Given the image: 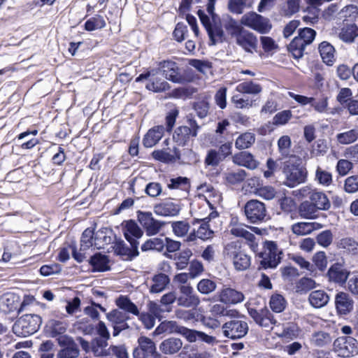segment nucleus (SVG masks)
<instances>
[{"instance_id": "obj_1", "label": "nucleus", "mask_w": 358, "mask_h": 358, "mask_svg": "<svg viewBox=\"0 0 358 358\" xmlns=\"http://www.w3.org/2000/svg\"><path fill=\"white\" fill-rule=\"evenodd\" d=\"M301 164V159L295 155H291L284 162L282 173L285 176L286 186L294 187L306 181L307 171Z\"/></svg>"}, {"instance_id": "obj_2", "label": "nucleus", "mask_w": 358, "mask_h": 358, "mask_svg": "<svg viewBox=\"0 0 358 358\" xmlns=\"http://www.w3.org/2000/svg\"><path fill=\"white\" fill-rule=\"evenodd\" d=\"M41 322L40 316L26 314L15 322L13 330L17 336L26 337L35 333L39 329Z\"/></svg>"}, {"instance_id": "obj_3", "label": "nucleus", "mask_w": 358, "mask_h": 358, "mask_svg": "<svg viewBox=\"0 0 358 358\" xmlns=\"http://www.w3.org/2000/svg\"><path fill=\"white\" fill-rule=\"evenodd\" d=\"M197 14L208 34L211 44L215 45L217 42H222L224 38V31L220 17H214L213 20H210V17L206 15L202 10H199Z\"/></svg>"}, {"instance_id": "obj_4", "label": "nucleus", "mask_w": 358, "mask_h": 358, "mask_svg": "<svg viewBox=\"0 0 358 358\" xmlns=\"http://www.w3.org/2000/svg\"><path fill=\"white\" fill-rule=\"evenodd\" d=\"M282 252L278 248L276 243L266 241L264 246V252H261L260 264L264 268H275L282 259Z\"/></svg>"}, {"instance_id": "obj_5", "label": "nucleus", "mask_w": 358, "mask_h": 358, "mask_svg": "<svg viewBox=\"0 0 358 358\" xmlns=\"http://www.w3.org/2000/svg\"><path fill=\"white\" fill-rule=\"evenodd\" d=\"M225 255L233 261L234 266L237 271L248 269L251 264L249 255L243 252L237 243L231 242L224 248Z\"/></svg>"}, {"instance_id": "obj_6", "label": "nucleus", "mask_w": 358, "mask_h": 358, "mask_svg": "<svg viewBox=\"0 0 358 358\" xmlns=\"http://www.w3.org/2000/svg\"><path fill=\"white\" fill-rule=\"evenodd\" d=\"M242 25L250 28L260 34H266L272 28L270 20L255 12L244 14L240 20Z\"/></svg>"}, {"instance_id": "obj_7", "label": "nucleus", "mask_w": 358, "mask_h": 358, "mask_svg": "<svg viewBox=\"0 0 358 358\" xmlns=\"http://www.w3.org/2000/svg\"><path fill=\"white\" fill-rule=\"evenodd\" d=\"M210 217H205L203 219H195L193 224H198L197 229H194L193 231L187 236L186 241L188 243L194 242L197 238L202 241H207L211 239L214 236V231L211 229Z\"/></svg>"}, {"instance_id": "obj_8", "label": "nucleus", "mask_w": 358, "mask_h": 358, "mask_svg": "<svg viewBox=\"0 0 358 358\" xmlns=\"http://www.w3.org/2000/svg\"><path fill=\"white\" fill-rule=\"evenodd\" d=\"M138 345L133 352L134 358H162L160 353L157 352L154 341L146 336H141L138 339Z\"/></svg>"}, {"instance_id": "obj_9", "label": "nucleus", "mask_w": 358, "mask_h": 358, "mask_svg": "<svg viewBox=\"0 0 358 358\" xmlns=\"http://www.w3.org/2000/svg\"><path fill=\"white\" fill-rule=\"evenodd\" d=\"M245 215L251 223L263 222L266 217V209L264 203L257 200L248 201L244 207Z\"/></svg>"}, {"instance_id": "obj_10", "label": "nucleus", "mask_w": 358, "mask_h": 358, "mask_svg": "<svg viewBox=\"0 0 358 358\" xmlns=\"http://www.w3.org/2000/svg\"><path fill=\"white\" fill-rule=\"evenodd\" d=\"M187 125L178 127L173 135V140L178 145H185L189 140L190 137H195L199 128L196 122L189 119L187 122Z\"/></svg>"}, {"instance_id": "obj_11", "label": "nucleus", "mask_w": 358, "mask_h": 358, "mask_svg": "<svg viewBox=\"0 0 358 358\" xmlns=\"http://www.w3.org/2000/svg\"><path fill=\"white\" fill-rule=\"evenodd\" d=\"M334 347L338 355L349 357L358 354V341L351 336H341L334 342Z\"/></svg>"}, {"instance_id": "obj_12", "label": "nucleus", "mask_w": 358, "mask_h": 358, "mask_svg": "<svg viewBox=\"0 0 358 358\" xmlns=\"http://www.w3.org/2000/svg\"><path fill=\"white\" fill-rule=\"evenodd\" d=\"M224 336L236 340L244 337L248 331V325L245 321L232 320L225 322L222 326Z\"/></svg>"}, {"instance_id": "obj_13", "label": "nucleus", "mask_w": 358, "mask_h": 358, "mask_svg": "<svg viewBox=\"0 0 358 358\" xmlns=\"http://www.w3.org/2000/svg\"><path fill=\"white\" fill-rule=\"evenodd\" d=\"M137 217L148 236L157 234L164 226V223L155 220L150 212L138 211Z\"/></svg>"}, {"instance_id": "obj_14", "label": "nucleus", "mask_w": 358, "mask_h": 358, "mask_svg": "<svg viewBox=\"0 0 358 358\" xmlns=\"http://www.w3.org/2000/svg\"><path fill=\"white\" fill-rule=\"evenodd\" d=\"M248 313L258 325L264 328L271 329L276 322L273 314L266 308L259 310L249 308Z\"/></svg>"}, {"instance_id": "obj_15", "label": "nucleus", "mask_w": 358, "mask_h": 358, "mask_svg": "<svg viewBox=\"0 0 358 358\" xmlns=\"http://www.w3.org/2000/svg\"><path fill=\"white\" fill-rule=\"evenodd\" d=\"M106 317L113 326L114 336H117L122 331L129 328L127 321L130 317L124 312L115 309L108 313L106 315Z\"/></svg>"}, {"instance_id": "obj_16", "label": "nucleus", "mask_w": 358, "mask_h": 358, "mask_svg": "<svg viewBox=\"0 0 358 358\" xmlns=\"http://www.w3.org/2000/svg\"><path fill=\"white\" fill-rule=\"evenodd\" d=\"M169 143L170 141L166 139L163 142L166 147L161 150H155L152 154L153 158L164 163L175 162L176 159H179L180 155L178 149L175 146L169 147Z\"/></svg>"}, {"instance_id": "obj_17", "label": "nucleus", "mask_w": 358, "mask_h": 358, "mask_svg": "<svg viewBox=\"0 0 358 358\" xmlns=\"http://www.w3.org/2000/svg\"><path fill=\"white\" fill-rule=\"evenodd\" d=\"M235 41L236 43L245 52L250 54L257 52V37L250 31L245 29L241 34H239Z\"/></svg>"}, {"instance_id": "obj_18", "label": "nucleus", "mask_w": 358, "mask_h": 358, "mask_svg": "<svg viewBox=\"0 0 358 358\" xmlns=\"http://www.w3.org/2000/svg\"><path fill=\"white\" fill-rule=\"evenodd\" d=\"M58 341L64 348L59 350L56 358H78L80 350L71 338L60 336Z\"/></svg>"}, {"instance_id": "obj_19", "label": "nucleus", "mask_w": 358, "mask_h": 358, "mask_svg": "<svg viewBox=\"0 0 358 358\" xmlns=\"http://www.w3.org/2000/svg\"><path fill=\"white\" fill-rule=\"evenodd\" d=\"M301 193L303 196H308L310 201L318 210H327L331 206L327 195L322 192L311 190L308 187H304L301 189Z\"/></svg>"}, {"instance_id": "obj_20", "label": "nucleus", "mask_w": 358, "mask_h": 358, "mask_svg": "<svg viewBox=\"0 0 358 358\" xmlns=\"http://www.w3.org/2000/svg\"><path fill=\"white\" fill-rule=\"evenodd\" d=\"M157 72V70H152L151 71H148L146 73H142L138 78H136V81H141L142 80L147 79L151 76L148 83L145 85L146 89L155 92H161L169 90L170 86L167 82L154 77Z\"/></svg>"}, {"instance_id": "obj_21", "label": "nucleus", "mask_w": 358, "mask_h": 358, "mask_svg": "<svg viewBox=\"0 0 358 358\" xmlns=\"http://www.w3.org/2000/svg\"><path fill=\"white\" fill-rule=\"evenodd\" d=\"M159 69L162 71L166 79L173 83H182L185 80L179 72V68L174 62L167 60L159 62Z\"/></svg>"}, {"instance_id": "obj_22", "label": "nucleus", "mask_w": 358, "mask_h": 358, "mask_svg": "<svg viewBox=\"0 0 358 358\" xmlns=\"http://www.w3.org/2000/svg\"><path fill=\"white\" fill-rule=\"evenodd\" d=\"M335 307L340 315L349 314L354 308V301L346 292H339L335 296Z\"/></svg>"}, {"instance_id": "obj_23", "label": "nucleus", "mask_w": 358, "mask_h": 358, "mask_svg": "<svg viewBox=\"0 0 358 358\" xmlns=\"http://www.w3.org/2000/svg\"><path fill=\"white\" fill-rule=\"evenodd\" d=\"M231 159L235 164L244 166L250 170H255L259 165V162L248 151H241L235 153Z\"/></svg>"}, {"instance_id": "obj_24", "label": "nucleus", "mask_w": 358, "mask_h": 358, "mask_svg": "<svg viewBox=\"0 0 358 358\" xmlns=\"http://www.w3.org/2000/svg\"><path fill=\"white\" fill-rule=\"evenodd\" d=\"M124 236L126 240L130 243L131 246L136 247L139 244L138 239L141 238L143 231L133 220L127 221L123 226Z\"/></svg>"}, {"instance_id": "obj_25", "label": "nucleus", "mask_w": 358, "mask_h": 358, "mask_svg": "<svg viewBox=\"0 0 358 358\" xmlns=\"http://www.w3.org/2000/svg\"><path fill=\"white\" fill-rule=\"evenodd\" d=\"M218 296L220 301L224 304H237L245 299V296L241 292L231 287H224L219 292Z\"/></svg>"}, {"instance_id": "obj_26", "label": "nucleus", "mask_w": 358, "mask_h": 358, "mask_svg": "<svg viewBox=\"0 0 358 358\" xmlns=\"http://www.w3.org/2000/svg\"><path fill=\"white\" fill-rule=\"evenodd\" d=\"M349 275V272L343 265L340 264H334L327 272L329 280L339 285H343Z\"/></svg>"}, {"instance_id": "obj_27", "label": "nucleus", "mask_w": 358, "mask_h": 358, "mask_svg": "<svg viewBox=\"0 0 358 358\" xmlns=\"http://www.w3.org/2000/svg\"><path fill=\"white\" fill-rule=\"evenodd\" d=\"M277 334L285 340H294L300 333V329L296 323L286 322L276 326Z\"/></svg>"}, {"instance_id": "obj_28", "label": "nucleus", "mask_w": 358, "mask_h": 358, "mask_svg": "<svg viewBox=\"0 0 358 358\" xmlns=\"http://www.w3.org/2000/svg\"><path fill=\"white\" fill-rule=\"evenodd\" d=\"M181 339L171 337L162 341L159 345V350L166 355H173L178 353L182 348Z\"/></svg>"}, {"instance_id": "obj_29", "label": "nucleus", "mask_w": 358, "mask_h": 358, "mask_svg": "<svg viewBox=\"0 0 358 358\" xmlns=\"http://www.w3.org/2000/svg\"><path fill=\"white\" fill-rule=\"evenodd\" d=\"M338 38L345 43H352L358 37V26L355 24H344L338 30Z\"/></svg>"}, {"instance_id": "obj_30", "label": "nucleus", "mask_w": 358, "mask_h": 358, "mask_svg": "<svg viewBox=\"0 0 358 358\" xmlns=\"http://www.w3.org/2000/svg\"><path fill=\"white\" fill-rule=\"evenodd\" d=\"M138 245L136 247L131 246V248H128L123 241L119 240L114 243L113 250L115 253L122 256L124 259L131 260L139 255Z\"/></svg>"}, {"instance_id": "obj_31", "label": "nucleus", "mask_w": 358, "mask_h": 358, "mask_svg": "<svg viewBox=\"0 0 358 358\" xmlns=\"http://www.w3.org/2000/svg\"><path fill=\"white\" fill-rule=\"evenodd\" d=\"M180 210V206L172 201H166L154 206L155 213L164 217L176 216L179 213Z\"/></svg>"}, {"instance_id": "obj_32", "label": "nucleus", "mask_w": 358, "mask_h": 358, "mask_svg": "<svg viewBox=\"0 0 358 358\" xmlns=\"http://www.w3.org/2000/svg\"><path fill=\"white\" fill-rule=\"evenodd\" d=\"M164 133L163 126H157L148 130L143 139V144L145 148H152L162 138Z\"/></svg>"}, {"instance_id": "obj_33", "label": "nucleus", "mask_w": 358, "mask_h": 358, "mask_svg": "<svg viewBox=\"0 0 358 358\" xmlns=\"http://www.w3.org/2000/svg\"><path fill=\"white\" fill-rule=\"evenodd\" d=\"M230 232L236 237L244 238L249 243L250 246L255 250L257 247L255 236L248 231L245 226L241 224H236L231 226Z\"/></svg>"}, {"instance_id": "obj_34", "label": "nucleus", "mask_w": 358, "mask_h": 358, "mask_svg": "<svg viewBox=\"0 0 358 358\" xmlns=\"http://www.w3.org/2000/svg\"><path fill=\"white\" fill-rule=\"evenodd\" d=\"M20 303L19 297L12 293L3 294L0 299V309L8 313L17 310Z\"/></svg>"}, {"instance_id": "obj_35", "label": "nucleus", "mask_w": 358, "mask_h": 358, "mask_svg": "<svg viewBox=\"0 0 358 358\" xmlns=\"http://www.w3.org/2000/svg\"><path fill=\"white\" fill-rule=\"evenodd\" d=\"M322 227V225L318 222H301L294 224L292 226V231L297 236H305Z\"/></svg>"}, {"instance_id": "obj_36", "label": "nucleus", "mask_w": 358, "mask_h": 358, "mask_svg": "<svg viewBox=\"0 0 358 358\" xmlns=\"http://www.w3.org/2000/svg\"><path fill=\"white\" fill-rule=\"evenodd\" d=\"M255 134L250 131L241 133L235 141V148L243 150L251 148L255 143Z\"/></svg>"}, {"instance_id": "obj_37", "label": "nucleus", "mask_w": 358, "mask_h": 358, "mask_svg": "<svg viewBox=\"0 0 358 358\" xmlns=\"http://www.w3.org/2000/svg\"><path fill=\"white\" fill-rule=\"evenodd\" d=\"M308 301L313 307L319 308L324 307L328 303L329 297L326 292L319 289L310 293Z\"/></svg>"}, {"instance_id": "obj_38", "label": "nucleus", "mask_w": 358, "mask_h": 358, "mask_svg": "<svg viewBox=\"0 0 358 358\" xmlns=\"http://www.w3.org/2000/svg\"><path fill=\"white\" fill-rule=\"evenodd\" d=\"M236 91L241 94L256 96L262 92V87L259 84L252 81H244L236 85Z\"/></svg>"}, {"instance_id": "obj_39", "label": "nucleus", "mask_w": 358, "mask_h": 358, "mask_svg": "<svg viewBox=\"0 0 358 358\" xmlns=\"http://www.w3.org/2000/svg\"><path fill=\"white\" fill-rule=\"evenodd\" d=\"M320 56L324 63L332 65L335 61V49L329 43L324 41L319 46Z\"/></svg>"}, {"instance_id": "obj_40", "label": "nucleus", "mask_w": 358, "mask_h": 358, "mask_svg": "<svg viewBox=\"0 0 358 358\" xmlns=\"http://www.w3.org/2000/svg\"><path fill=\"white\" fill-rule=\"evenodd\" d=\"M108 257L101 253L95 254L90 260V264L92 265L94 270L96 271H105L108 270Z\"/></svg>"}, {"instance_id": "obj_41", "label": "nucleus", "mask_w": 358, "mask_h": 358, "mask_svg": "<svg viewBox=\"0 0 358 358\" xmlns=\"http://www.w3.org/2000/svg\"><path fill=\"white\" fill-rule=\"evenodd\" d=\"M153 284L150 287V292L159 293L165 289L170 282L169 276L164 273L155 275L152 278Z\"/></svg>"}, {"instance_id": "obj_42", "label": "nucleus", "mask_w": 358, "mask_h": 358, "mask_svg": "<svg viewBox=\"0 0 358 358\" xmlns=\"http://www.w3.org/2000/svg\"><path fill=\"white\" fill-rule=\"evenodd\" d=\"M301 0H285L280 6V13L283 16L290 17L298 13Z\"/></svg>"}, {"instance_id": "obj_43", "label": "nucleus", "mask_w": 358, "mask_h": 358, "mask_svg": "<svg viewBox=\"0 0 358 358\" xmlns=\"http://www.w3.org/2000/svg\"><path fill=\"white\" fill-rule=\"evenodd\" d=\"M117 306L127 313L139 315L137 306L126 296H120L115 301Z\"/></svg>"}, {"instance_id": "obj_44", "label": "nucleus", "mask_w": 358, "mask_h": 358, "mask_svg": "<svg viewBox=\"0 0 358 358\" xmlns=\"http://www.w3.org/2000/svg\"><path fill=\"white\" fill-rule=\"evenodd\" d=\"M247 173L243 169L231 171L224 174L225 182L230 185H237L242 182L246 178Z\"/></svg>"}, {"instance_id": "obj_45", "label": "nucleus", "mask_w": 358, "mask_h": 358, "mask_svg": "<svg viewBox=\"0 0 358 358\" xmlns=\"http://www.w3.org/2000/svg\"><path fill=\"white\" fill-rule=\"evenodd\" d=\"M111 237L107 234V229H102L94 233V247L100 250L111 243Z\"/></svg>"}, {"instance_id": "obj_46", "label": "nucleus", "mask_w": 358, "mask_h": 358, "mask_svg": "<svg viewBox=\"0 0 358 358\" xmlns=\"http://www.w3.org/2000/svg\"><path fill=\"white\" fill-rule=\"evenodd\" d=\"M318 209L310 201H304L301 203L299 208V213L301 217L306 219H313L316 217Z\"/></svg>"}, {"instance_id": "obj_47", "label": "nucleus", "mask_w": 358, "mask_h": 358, "mask_svg": "<svg viewBox=\"0 0 358 358\" xmlns=\"http://www.w3.org/2000/svg\"><path fill=\"white\" fill-rule=\"evenodd\" d=\"M315 180L321 185L328 187L333 182L332 175L318 166L315 170Z\"/></svg>"}, {"instance_id": "obj_48", "label": "nucleus", "mask_w": 358, "mask_h": 358, "mask_svg": "<svg viewBox=\"0 0 358 358\" xmlns=\"http://www.w3.org/2000/svg\"><path fill=\"white\" fill-rule=\"evenodd\" d=\"M241 25V24H239L236 20L230 17L224 24V28L231 37L236 39L245 30Z\"/></svg>"}, {"instance_id": "obj_49", "label": "nucleus", "mask_w": 358, "mask_h": 358, "mask_svg": "<svg viewBox=\"0 0 358 358\" xmlns=\"http://www.w3.org/2000/svg\"><path fill=\"white\" fill-rule=\"evenodd\" d=\"M306 45V43L297 36L289 43L288 49L296 58H299L303 56V52Z\"/></svg>"}, {"instance_id": "obj_50", "label": "nucleus", "mask_w": 358, "mask_h": 358, "mask_svg": "<svg viewBox=\"0 0 358 358\" xmlns=\"http://www.w3.org/2000/svg\"><path fill=\"white\" fill-rule=\"evenodd\" d=\"M192 252L189 249H185L176 255V266L177 269L182 270L185 268L189 264V259Z\"/></svg>"}, {"instance_id": "obj_51", "label": "nucleus", "mask_w": 358, "mask_h": 358, "mask_svg": "<svg viewBox=\"0 0 358 358\" xmlns=\"http://www.w3.org/2000/svg\"><path fill=\"white\" fill-rule=\"evenodd\" d=\"M310 341L315 346L322 347L329 344L331 342V338L328 333L317 331L312 335Z\"/></svg>"}, {"instance_id": "obj_52", "label": "nucleus", "mask_w": 358, "mask_h": 358, "mask_svg": "<svg viewBox=\"0 0 358 358\" xmlns=\"http://www.w3.org/2000/svg\"><path fill=\"white\" fill-rule=\"evenodd\" d=\"M94 232L92 229H86L81 237L80 240V251H85L91 247L94 246Z\"/></svg>"}, {"instance_id": "obj_53", "label": "nucleus", "mask_w": 358, "mask_h": 358, "mask_svg": "<svg viewBox=\"0 0 358 358\" xmlns=\"http://www.w3.org/2000/svg\"><path fill=\"white\" fill-rule=\"evenodd\" d=\"M358 138V131L351 129L348 131L340 133L336 135V139L341 144L346 145L352 143Z\"/></svg>"}, {"instance_id": "obj_54", "label": "nucleus", "mask_w": 358, "mask_h": 358, "mask_svg": "<svg viewBox=\"0 0 358 358\" xmlns=\"http://www.w3.org/2000/svg\"><path fill=\"white\" fill-rule=\"evenodd\" d=\"M165 247V243L163 239L159 238H152L146 241L141 246L143 251H148L150 250H155L157 251H162Z\"/></svg>"}, {"instance_id": "obj_55", "label": "nucleus", "mask_w": 358, "mask_h": 358, "mask_svg": "<svg viewBox=\"0 0 358 358\" xmlns=\"http://www.w3.org/2000/svg\"><path fill=\"white\" fill-rule=\"evenodd\" d=\"M269 305L273 311L281 313L286 307V301L282 295L275 294L271 296Z\"/></svg>"}, {"instance_id": "obj_56", "label": "nucleus", "mask_w": 358, "mask_h": 358, "mask_svg": "<svg viewBox=\"0 0 358 358\" xmlns=\"http://www.w3.org/2000/svg\"><path fill=\"white\" fill-rule=\"evenodd\" d=\"M182 326H179L176 322L175 321H166L162 322L156 329V331L157 334L162 333H178L179 334V329H180Z\"/></svg>"}, {"instance_id": "obj_57", "label": "nucleus", "mask_w": 358, "mask_h": 358, "mask_svg": "<svg viewBox=\"0 0 358 358\" xmlns=\"http://www.w3.org/2000/svg\"><path fill=\"white\" fill-rule=\"evenodd\" d=\"M216 287L215 282L207 278L201 280L196 286L197 290L202 294H209L214 292Z\"/></svg>"}, {"instance_id": "obj_58", "label": "nucleus", "mask_w": 358, "mask_h": 358, "mask_svg": "<svg viewBox=\"0 0 358 358\" xmlns=\"http://www.w3.org/2000/svg\"><path fill=\"white\" fill-rule=\"evenodd\" d=\"M106 26V22L103 17L101 15H96L91 17L85 24V28L87 31H94L99 29H102Z\"/></svg>"}, {"instance_id": "obj_59", "label": "nucleus", "mask_w": 358, "mask_h": 358, "mask_svg": "<svg viewBox=\"0 0 358 358\" xmlns=\"http://www.w3.org/2000/svg\"><path fill=\"white\" fill-rule=\"evenodd\" d=\"M177 303L179 306L185 308L196 307L200 303L198 296H180L177 298Z\"/></svg>"}, {"instance_id": "obj_60", "label": "nucleus", "mask_w": 358, "mask_h": 358, "mask_svg": "<svg viewBox=\"0 0 358 358\" xmlns=\"http://www.w3.org/2000/svg\"><path fill=\"white\" fill-rule=\"evenodd\" d=\"M255 194L264 199L271 200L276 194V191L271 186H262L255 189Z\"/></svg>"}, {"instance_id": "obj_61", "label": "nucleus", "mask_w": 358, "mask_h": 358, "mask_svg": "<svg viewBox=\"0 0 358 358\" xmlns=\"http://www.w3.org/2000/svg\"><path fill=\"white\" fill-rule=\"evenodd\" d=\"M210 313L214 316H235L238 312L235 310H229L222 304H215L210 308Z\"/></svg>"}, {"instance_id": "obj_62", "label": "nucleus", "mask_w": 358, "mask_h": 358, "mask_svg": "<svg viewBox=\"0 0 358 358\" xmlns=\"http://www.w3.org/2000/svg\"><path fill=\"white\" fill-rule=\"evenodd\" d=\"M171 226L174 234L178 237L186 236L190 227L189 224L185 221L174 222Z\"/></svg>"}, {"instance_id": "obj_63", "label": "nucleus", "mask_w": 358, "mask_h": 358, "mask_svg": "<svg viewBox=\"0 0 358 358\" xmlns=\"http://www.w3.org/2000/svg\"><path fill=\"white\" fill-rule=\"evenodd\" d=\"M223 161L222 157H220V152L211 149L208 151L204 163L207 166H217Z\"/></svg>"}, {"instance_id": "obj_64", "label": "nucleus", "mask_w": 358, "mask_h": 358, "mask_svg": "<svg viewBox=\"0 0 358 358\" xmlns=\"http://www.w3.org/2000/svg\"><path fill=\"white\" fill-rule=\"evenodd\" d=\"M344 189L350 194L358 192V175L351 176L345 179Z\"/></svg>"}]
</instances>
